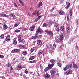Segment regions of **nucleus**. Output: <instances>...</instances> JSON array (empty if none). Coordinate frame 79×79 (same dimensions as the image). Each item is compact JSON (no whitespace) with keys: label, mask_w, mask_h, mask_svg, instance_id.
<instances>
[{"label":"nucleus","mask_w":79,"mask_h":79,"mask_svg":"<svg viewBox=\"0 0 79 79\" xmlns=\"http://www.w3.org/2000/svg\"><path fill=\"white\" fill-rule=\"evenodd\" d=\"M39 34H42L43 33V30H42V29L40 28H39L37 30L36 32V35H37Z\"/></svg>","instance_id":"f257e3e1"},{"label":"nucleus","mask_w":79,"mask_h":79,"mask_svg":"<svg viewBox=\"0 0 79 79\" xmlns=\"http://www.w3.org/2000/svg\"><path fill=\"white\" fill-rule=\"evenodd\" d=\"M44 31L47 33V34H48V35H51L53 34V32L50 31L45 30Z\"/></svg>","instance_id":"f03ea898"},{"label":"nucleus","mask_w":79,"mask_h":79,"mask_svg":"<svg viewBox=\"0 0 79 79\" xmlns=\"http://www.w3.org/2000/svg\"><path fill=\"white\" fill-rule=\"evenodd\" d=\"M64 74L68 76L69 74H72V70L71 69L69 70L66 72L64 73Z\"/></svg>","instance_id":"7ed1b4c3"},{"label":"nucleus","mask_w":79,"mask_h":79,"mask_svg":"<svg viewBox=\"0 0 79 79\" xmlns=\"http://www.w3.org/2000/svg\"><path fill=\"white\" fill-rule=\"evenodd\" d=\"M20 50L19 49H14L12 50V53H19Z\"/></svg>","instance_id":"20e7f679"},{"label":"nucleus","mask_w":79,"mask_h":79,"mask_svg":"<svg viewBox=\"0 0 79 79\" xmlns=\"http://www.w3.org/2000/svg\"><path fill=\"white\" fill-rule=\"evenodd\" d=\"M10 40H11L10 36V35L7 36L6 38V40L7 41V42H9Z\"/></svg>","instance_id":"39448f33"},{"label":"nucleus","mask_w":79,"mask_h":79,"mask_svg":"<svg viewBox=\"0 0 79 79\" xmlns=\"http://www.w3.org/2000/svg\"><path fill=\"white\" fill-rule=\"evenodd\" d=\"M54 24L56 30V31H59V28L58 27V25L57 24V23L55 22H54Z\"/></svg>","instance_id":"423d86ee"},{"label":"nucleus","mask_w":79,"mask_h":79,"mask_svg":"<svg viewBox=\"0 0 79 79\" xmlns=\"http://www.w3.org/2000/svg\"><path fill=\"white\" fill-rule=\"evenodd\" d=\"M54 64H50L48 66V68L49 69H50L52 68H53V66H54Z\"/></svg>","instance_id":"0eeeda50"},{"label":"nucleus","mask_w":79,"mask_h":79,"mask_svg":"<svg viewBox=\"0 0 79 79\" xmlns=\"http://www.w3.org/2000/svg\"><path fill=\"white\" fill-rule=\"evenodd\" d=\"M50 73L52 76H54L55 75V73H56L55 71L53 70H51Z\"/></svg>","instance_id":"6e6552de"},{"label":"nucleus","mask_w":79,"mask_h":79,"mask_svg":"<svg viewBox=\"0 0 79 79\" xmlns=\"http://www.w3.org/2000/svg\"><path fill=\"white\" fill-rule=\"evenodd\" d=\"M22 67H23L21 65H19L17 67V70L18 71H20V70H21V69H22Z\"/></svg>","instance_id":"1a4fd4ad"},{"label":"nucleus","mask_w":79,"mask_h":79,"mask_svg":"<svg viewBox=\"0 0 79 79\" xmlns=\"http://www.w3.org/2000/svg\"><path fill=\"white\" fill-rule=\"evenodd\" d=\"M57 63L58 66H59V67H61V63H60V60H57Z\"/></svg>","instance_id":"9d476101"},{"label":"nucleus","mask_w":79,"mask_h":79,"mask_svg":"<svg viewBox=\"0 0 79 79\" xmlns=\"http://www.w3.org/2000/svg\"><path fill=\"white\" fill-rule=\"evenodd\" d=\"M64 35L63 34H61L60 35V39L61 41H62L63 40V38H64Z\"/></svg>","instance_id":"9b49d317"},{"label":"nucleus","mask_w":79,"mask_h":79,"mask_svg":"<svg viewBox=\"0 0 79 79\" xmlns=\"http://www.w3.org/2000/svg\"><path fill=\"white\" fill-rule=\"evenodd\" d=\"M66 32L68 34H70V28L69 27H67L66 28Z\"/></svg>","instance_id":"f8f14e48"},{"label":"nucleus","mask_w":79,"mask_h":79,"mask_svg":"<svg viewBox=\"0 0 79 79\" xmlns=\"http://www.w3.org/2000/svg\"><path fill=\"white\" fill-rule=\"evenodd\" d=\"M34 28H35V26L34 25H33L29 28V30L31 31H33L34 29Z\"/></svg>","instance_id":"ddd939ff"},{"label":"nucleus","mask_w":79,"mask_h":79,"mask_svg":"<svg viewBox=\"0 0 79 79\" xmlns=\"http://www.w3.org/2000/svg\"><path fill=\"white\" fill-rule=\"evenodd\" d=\"M42 6V2L40 1L38 5V8H40V7Z\"/></svg>","instance_id":"4468645a"},{"label":"nucleus","mask_w":79,"mask_h":79,"mask_svg":"<svg viewBox=\"0 0 79 79\" xmlns=\"http://www.w3.org/2000/svg\"><path fill=\"white\" fill-rule=\"evenodd\" d=\"M67 6L65 7L66 9H68V8H69V6L70 5V3H69V2H67L66 3Z\"/></svg>","instance_id":"2eb2a0df"},{"label":"nucleus","mask_w":79,"mask_h":79,"mask_svg":"<svg viewBox=\"0 0 79 79\" xmlns=\"http://www.w3.org/2000/svg\"><path fill=\"white\" fill-rule=\"evenodd\" d=\"M23 37V36L21 35L18 36V39L19 42H20V41H21V38Z\"/></svg>","instance_id":"dca6fc26"},{"label":"nucleus","mask_w":79,"mask_h":79,"mask_svg":"<svg viewBox=\"0 0 79 79\" xmlns=\"http://www.w3.org/2000/svg\"><path fill=\"white\" fill-rule=\"evenodd\" d=\"M73 65V64H70V65H66V67H67V69H69L71 68V66H72V65Z\"/></svg>","instance_id":"f3484780"},{"label":"nucleus","mask_w":79,"mask_h":79,"mask_svg":"<svg viewBox=\"0 0 79 79\" xmlns=\"http://www.w3.org/2000/svg\"><path fill=\"white\" fill-rule=\"evenodd\" d=\"M37 44L39 45H40L42 44V41L40 40H38L37 41Z\"/></svg>","instance_id":"a211bd4d"},{"label":"nucleus","mask_w":79,"mask_h":79,"mask_svg":"<svg viewBox=\"0 0 79 79\" xmlns=\"http://www.w3.org/2000/svg\"><path fill=\"white\" fill-rule=\"evenodd\" d=\"M19 24V22H17L14 25V27H17L18 25Z\"/></svg>","instance_id":"6ab92c4d"},{"label":"nucleus","mask_w":79,"mask_h":79,"mask_svg":"<svg viewBox=\"0 0 79 79\" xmlns=\"http://www.w3.org/2000/svg\"><path fill=\"white\" fill-rule=\"evenodd\" d=\"M59 14L60 15H64L65 14V12L63 11H60L59 12Z\"/></svg>","instance_id":"aec40b11"},{"label":"nucleus","mask_w":79,"mask_h":79,"mask_svg":"<svg viewBox=\"0 0 79 79\" xmlns=\"http://www.w3.org/2000/svg\"><path fill=\"white\" fill-rule=\"evenodd\" d=\"M35 57L34 56H30L29 58V60L31 61V60H32L33 59H34Z\"/></svg>","instance_id":"412c9836"},{"label":"nucleus","mask_w":79,"mask_h":79,"mask_svg":"<svg viewBox=\"0 0 79 79\" xmlns=\"http://www.w3.org/2000/svg\"><path fill=\"white\" fill-rule=\"evenodd\" d=\"M55 60L53 59H51L50 60V62L52 63H54L55 62Z\"/></svg>","instance_id":"4be33fe9"},{"label":"nucleus","mask_w":79,"mask_h":79,"mask_svg":"<svg viewBox=\"0 0 79 79\" xmlns=\"http://www.w3.org/2000/svg\"><path fill=\"white\" fill-rule=\"evenodd\" d=\"M27 53V52L26 51H24L22 52V54L24 55H26Z\"/></svg>","instance_id":"5701e85b"},{"label":"nucleus","mask_w":79,"mask_h":79,"mask_svg":"<svg viewBox=\"0 0 79 79\" xmlns=\"http://www.w3.org/2000/svg\"><path fill=\"white\" fill-rule=\"evenodd\" d=\"M31 39H37V36H36V34H35V36H33L31 37Z\"/></svg>","instance_id":"b1692460"},{"label":"nucleus","mask_w":79,"mask_h":79,"mask_svg":"<svg viewBox=\"0 0 79 79\" xmlns=\"http://www.w3.org/2000/svg\"><path fill=\"white\" fill-rule=\"evenodd\" d=\"M36 62L37 60H36L30 61V63H35Z\"/></svg>","instance_id":"393cba45"},{"label":"nucleus","mask_w":79,"mask_h":79,"mask_svg":"<svg viewBox=\"0 0 79 79\" xmlns=\"http://www.w3.org/2000/svg\"><path fill=\"white\" fill-rule=\"evenodd\" d=\"M42 53H43V51L40 50L39 51V52L38 53V54L39 55H42Z\"/></svg>","instance_id":"a878e982"},{"label":"nucleus","mask_w":79,"mask_h":79,"mask_svg":"<svg viewBox=\"0 0 79 79\" xmlns=\"http://www.w3.org/2000/svg\"><path fill=\"white\" fill-rule=\"evenodd\" d=\"M60 29L62 31H63L64 30V27L63 26H62L60 28Z\"/></svg>","instance_id":"bb28decb"},{"label":"nucleus","mask_w":79,"mask_h":79,"mask_svg":"<svg viewBox=\"0 0 79 79\" xmlns=\"http://www.w3.org/2000/svg\"><path fill=\"white\" fill-rule=\"evenodd\" d=\"M56 48V44H55V43H54L53 46V48H52L53 50H55Z\"/></svg>","instance_id":"cd10ccee"},{"label":"nucleus","mask_w":79,"mask_h":79,"mask_svg":"<svg viewBox=\"0 0 79 79\" xmlns=\"http://www.w3.org/2000/svg\"><path fill=\"white\" fill-rule=\"evenodd\" d=\"M45 77L47 78H49L50 77V75L47 73L45 75Z\"/></svg>","instance_id":"c85d7f7f"},{"label":"nucleus","mask_w":79,"mask_h":79,"mask_svg":"<svg viewBox=\"0 0 79 79\" xmlns=\"http://www.w3.org/2000/svg\"><path fill=\"white\" fill-rule=\"evenodd\" d=\"M4 28L5 29H8V26L6 24H5L4 25Z\"/></svg>","instance_id":"c756f323"},{"label":"nucleus","mask_w":79,"mask_h":79,"mask_svg":"<svg viewBox=\"0 0 79 79\" xmlns=\"http://www.w3.org/2000/svg\"><path fill=\"white\" fill-rule=\"evenodd\" d=\"M13 44L14 45H16L17 44V41L16 40H14L13 42Z\"/></svg>","instance_id":"7c9ffc66"},{"label":"nucleus","mask_w":79,"mask_h":79,"mask_svg":"<svg viewBox=\"0 0 79 79\" xmlns=\"http://www.w3.org/2000/svg\"><path fill=\"white\" fill-rule=\"evenodd\" d=\"M73 67L74 68H77V65L74 64H73Z\"/></svg>","instance_id":"2f4dec72"},{"label":"nucleus","mask_w":79,"mask_h":79,"mask_svg":"<svg viewBox=\"0 0 79 79\" xmlns=\"http://www.w3.org/2000/svg\"><path fill=\"white\" fill-rule=\"evenodd\" d=\"M36 38H38V39H40V38H42V36L40 35L39 36H37V35H36Z\"/></svg>","instance_id":"473e14b6"},{"label":"nucleus","mask_w":79,"mask_h":79,"mask_svg":"<svg viewBox=\"0 0 79 79\" xmlns=\"http://www.w3.org/2000/svg\"><path fill=\"white\" fill-rule=\"evenodd\" d=\"M43 27H44L47 26V23H44L43 25Z\"/></svg>","instance_id":"72a5a7b5"},{"label":"nucleus","mask_w":79,"mask_h":79,"mask_svg":"<svg viewBox=\"0 0 79 79\" xmlns=\"http://www.w3.org/2000/svg\"><path fill=\"white\" fill-rule=\"evenodd\" d=\"M35 49V47L32 48L31 50V52H32Z\"/></svg>","instance_id":"f704fd0d"},{"label":"nucleus","mask_w":79,"mask_h":79,"mask_svg":"<svg viewBox=\"0 0 79 79\" xmlns=\"http://www.w3.org/2000/svg\"><path fill=\"white\" fill-rule=\"evenodd\" d=\"M4 37H5V35H4L3 34H2L0 36V37L1 39H3Z\"/></svg>","instance_id":"c9c22d12"},{"label":"nucleus","mask_w":79,"mask_h":79,"mask_svg":"<svg viewBox=\"0 0 79 79\" xmlns=\"http://www.w3.org/2000/svg\"><path fill=\"white\" fill-rule=\"evenodd\" d=\"M52 23H54V22H52V21H50L48 23V24L49 26H51V25H52Z\"/></svg>","instance_id":"e433bc0d"},{"label":"nucleus","mask_w":79,"mask_h":79,"mask_svg":"<svg viewBox=\"0 0 79 79\" xmlns=\"http://www.w3.org/2000/svg\"><path fill=\"white\" fill-rule=\"evenodd\" d=\"M69 12H70V16H71L72 15V9H70V11H69Z\"/></svg>","instance_id":"4c0bfd02"},{"label":"nucleus","mask_w":79,"mask_h":79,"mask_svg":"<svg viewBox=\"0 0 79 79\" xmlns=\"http://www.w3.org/2000/svg\"><path fill=\"white\" fill-rule=\"evenodd\" d=\"M19 42H22V43H24L25 42V40L24 39H22V40H20Z\"/></svg>","instance_id":"58836bf2"},{"label":"nucleus","mask_w":79,"mask_h":79,"mask_svg":"<svg viewBox=\"0 0 79 79\" xmlns=\"http://www.w3.org/2000/svg\"><path fill=\"white\" fill-rule=\"evenodd\" d=\"M60 40H60V39H58L57 40H56V42L57 43H59L60 42Z\"/></svg>","instance_id":"ea45409f"},{"label":"nucleus","mask_w":79,"mask_h":79,"mask_svg":"<svg viewBox=\"0 0 79 79\" xmlns=\"http://www.w3.org/2000/svg\"><path fill=\"white\" fill-rule=\"evenodd\" d=\"M7 67H10V66H11V64H10L8 63L7 64Z\"/></svg>","instance_id":"a19ab883"},{"label":"nucleus","mask_w":79,"mask_h":79,"mask_svg":"<svg viewBox=\"0 0 79 79\" xmlns=\"http://www.w3.org/2000/svg\"><path fill=\"white\" fill-rule=\"evenodd\" d=\"M48 69H50L48 67H47L45 69H44V71H45L46 72V71H47Z\"/></svg>","instance_id":"79ce46f5"},{"label":"nucleus","mask_w":79,"mask_h":79,"mask_svg":"<svg viewBox=\"0 0 79 79\" xmlns=\"http://www.w3.org/2000/svg\"><path fill=\"white\" fill-rule=\"evenodd\" d=\"M15 32L18 33V32H20V30L17 29L15 31Z\"/></svg>","instance_id":"37998d69"},{"label":"nucleus","mask_w":79,"mask_h":79,"mask_svg":"<svg viewBox=\"0 0 79 79\" xmlns=\"http://www.w3.org/2000/svg\"><path fill=\"white\" fill-rule=\"evenodd\" d=\"M23 46H22L21 45H20L19 46V48H20L21 49H22V48H23Z\"/></svg>","instance_id":"c03bdc74"},{"label":"nucleus","mask_w":79,"mask_h":79,"mask_svg":"<svg viewBox=\"0 0 79 79\" xmlns=\"http://www.w3.org/2000/svg\"><path fill=\"white\" fill-rule=\"evenodd\" d=\"M4 58V56L3 55H0V58Z\"/></svg>","instance_id":"a18cd8bd"},{"label":"nucleus","mask_w":79,"mask_h":79,"mask_svg":"<svg viewBox=\"0 0 79 79\" xmlns=\"http://www.w3.org/2000/svg\"><path fill=\"white\" fill-rule=\"evenodd\" d=\"M25 73L26 74H28V71H27V70L26 69L25 71Z\"/></svg>","instance_id":"49530a36"},{"label":"nucleus","mask_w":79,"mask_h":79,"mask_svg":"<svg viewBox=\"0 0 79 79\" xmlns=\"http://www.w3.org/2000/svg\"><path fill=\"white\" fill-rule=\"evenodd\" d=\"M68 68L66 67L64 69V71H67Z\"/></svg>","instance_id":"de8ad7c7"},{"label":"nucleus","mask_w":79,"mask_h":79,"mask_svg":"<svg viewBox=\"0 0 79 79\" xmlns=\"http://www.w3.org/2000/svg\"><path fill=\"white\" fill-rule=\"evenodd\" d=\"M38 18H37L36 19H37V20H39L40 19V17H41V16H39L38 15Z\"/></svg>","instance_id":"09e8293b"},{"label":"nucleus","mask_w":79,"mask_h":79,"mask_svg":"<svg viewBox=\"0 0 79 79\" xmlns=\"http://www.w3.org/2000/svg\"><path fill=\"white\" fill-rule=\"evenodd\" d=\"M8 16V15H7L6 14H4V16L3 17H6Z\"/></svg>","instance_id":"8fccbe9b"},{"label":"nucleus","mask_w":79,"mask_h":79,"mask_svg":"<svg viewBox=\"0 0 79 79\" xmlns=\"http://www.w3.org/2000/svg\"><path fill=\"white\" fill-rule=\"evenodd\" d=\"M4 15V14H1L0 15V16L1 17H3Z\"/></svg>","instance_id":"3c124183"},{"label":"nucleus","mask_w":79,"mask_h":79,"mask_svg":"<svg viewBox=\"0 0 79 79\" xmlns=\"http://www.w3.org/2000/svg\"><path fill=\"white\" fill-rule=\"evenodd\" d=\"M14 5L15 6V7H18V6H17V5H16V3H14Z\"/></svg>","instance_id":"603ef678"},{"label":"nucleus","mask_w":79,"mask_h":79,"mask_svg":"<svg viewBox=\"0 0 79 79\" xmlns=\"http://www.w3.org/2000/svg\"><path fill=\"white\" fill-rule=\"evenodd\" d=\"M10 16L11 17H13V18L15 16V15L14 14H10Z\"/></svg>","instance_id":"864d4df0"},{"label":"nucleus","mask_w":79,"mask_h":79,"mask_svg":"<svg viewBox=\"0 0 79 79\" xmlns=\"http://www.w3.org/2000/svg\"><path fill=\"white\" fill-rule=\"evenodd\" d=\"M76 24H79V21L78 20H77L76 23Z\"/></svg>","instance_id":"5fc2aeb1"},{"label":"nucleus","mask_w":79,"mask_h":79,"mask_svg":"<svg viewBox=\"0 0 79 79\" xmlns=\"http://www.w3.org/2000/svg\"><path fill=\"white\" fill-rule=\"evenodd\" d=\"M19 2H20V3H21V4H22V5H24V4H23V2H22V1H21V0H19Z\"/></svg>","instance_id":"6e6d98bb"},{"label":"nucleus","mask_w":79,"mask_h":79,"mask_svg":"<svg viewBox=\"0 0 79 79\" xmlns=\"http://www.w3.org/2000/svg\"><path fill=\"white\" fill-rule=\"evenodd\" d=\"M36 14H37V16H38V15H39V10H36Z\"/></svg>","instance_id":"4d7b16f0"},{"label":"nucleus","mask_w":79,"mask_h":79,"mask_svg":"<svg viewBox=\"0 0 79 79\" xmlns=\"http://www.w3.org/2000/svg\"><path fill=\"white\" fill-rule=\"evenodd\" d=\"M53 10H54V8L51 9L50 10L51 12H52V11H53Z\"/></svg>","instance_id":"13d9d810"},{"label":"nucleus","mask_w":79,"mask_h":79,"mask_svg":"<svg viewBox=\"0 0 79 79\" xmlns=\"http://www.w3.org/2000/svg\"><path fill=\"white\" fill-rule=\"evenodd\" d=\"M40 67L41 69H43V67H42V65H40Z\"/></svg>","instance_id":"bf43d9fd"},{"label":"nucleus","mask_w":79,"mask_h":79,"mask_svg":"<svg viewBox=\"0 0 79 79\" xmlns=\"http://www.w3.org/2000/svg\"><path fill=\"white\" fill-rule=\"evenodd\" d=\"M63 2V0H60V3L61 4Z\"/></svg>","instance_id":"052dcab7"},{"label":"nucleus","mask_w":79,"mask_h":79,"mask_svg":"<svg viewBox=\"0 0 79 79\" xmlns=\"http://www.w3.org/2000/svg\"><path fill=\"white\" fill-rule=\"evenodd\" d=\"M13 72V71L10 70V72H8V74H10V73H11Z\"/></svg>","instance_id":"680f3d73"},{"label":"nucleus","mask_w":79,"mask_h":79,"mask_svg":"<svg viewBox=\"0 0 79 79\" xmlns=\"http://www.w3.org/2000/svg\"><path fill=\"white\" fill-rule=\"evenodd\" d=\"M33 10V9H32V7H31L30 8V11H32V10Z\"/></svg>","instance_id":"e2e57ef3"},{"label":"nucleus","mask_w":79,"mask_h":79,"mask_svg":"<svg viewBox=\"0 0 79 79\" xmlns=\"http://www.w3.org/2000/svg\"><path fill=\"white\" fill-rule=\"evenodd\" d=\"M10 70H13V68L12 67H10Z\"/></svg>","instance_id":"0e129e2a"},{"label":"nucleus","mask_w":79,"mask_h":79,"mask_svg":"<svg viewBox=\"0 0 79 79\" xmlns=\"http://www.w3.org/2000/svg\"><path fill=\"white\" fill-rule=\"evenodd\" d=\"M30 74H34V73L33 72H30Z\"/></svg>","instance_id":"69168bd1"},{"label":"nucleus","mask_w":79,"mask_h":79,"mask_svg":"<svg viewBox=\"0 0 79 79\" xmlns=\"http://www.w3.org/2000/svg\"><path fill=\"white\" fill-rule=\"evenodd\" d=\"M16 16H15V15L13 17V18H14V19H16Z\"/></svg>","instance_id":"338daca9"},{"label":"nucleus","mask_w":79,"mask_h":79,"mask_svg":"<svg viewBox=\"0 0 79 79\" xmlns=\"http://www.w3.org/2000/svg\"><path fill=\"white\" fill-rule=\"evenodd\" d=\"M78 48V46H77L76 45V49H77Z\"/></svg>","instance_id":"774afa93"}]
</instances>
